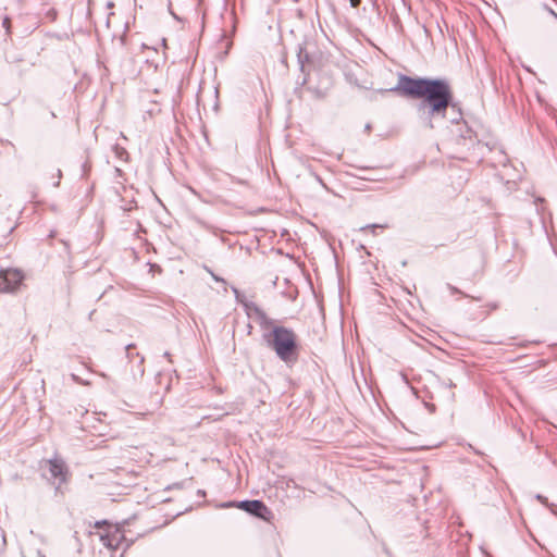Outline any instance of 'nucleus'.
<instances>
[{
    "mask_svg": "<svg viewBox=\"0 0 557 557\" xmlns=\"http://www.w3.org/2000/svg\"><path fill=\"white\" fill-rule=\"evenodd\" d=\"M400 96L418 99L419 111H424L430 121L432 119H445L448 108L455 109L453 91L449 83L443 78L411 77L405 74L398 76L397 85L389 89Z\"/></svg>",
    "mask_w": 557,
    "mask_h": 557,
    "instance_id": "nucleus-1",
    "label": "nucleus"
},
{
    "mask_svg": "<svg viewBox=\"0 0 557 557\" xmlns=\"http://www.w3.org/2000/svg\"><path fill=\"white\" fill-rule=\"evenodd\" d=\"M249 319L258 323L262 331V341L272 349L276 357L287 366L298 361L300 345L298 335L293 329L276 323L253 301L242 302Z\"/></svg>",
    "mask_w": 557,
    "mask_h": 557,
    "instance_id": "nucleus-2",
    "label": "nucleus"
},
{
    "mask_svg": "<svg viewBox=\"0 0 557 557\" xmlns=\"http://www.w3.org/2000/svg\"><path fill=\"white\" fill-rule=\"evenodd\" d=\"M222 508H232L237 507L246 512L260 518L264 521H270L272 518V511L265 506L262 500L253 499V500H242L238 503L228 502L221 505Z\"/></svg>",
    "mask_w": 557,
    "mask_h": 557,
    "instance_id": "nucleus-3",
    "label": "nucleus"
},
{
    "mask_svg": "<svg viewBox=\"0 0 557 557\" xmlns=\"http://www.w3.org/2000/svg\"><path fill=\"white\" fill-rule=\"evenodd\" d=\"M24 273L18 269H0V293H13L22 284Z\"/></svg>",
    "mask_w": 557,
    "mask_h": 557,
    "instance_id": "nucleus-4",
    "label": "nucleus"
},
{
    "mask_svg": "<svg viewBox=\"0 0 557 557\" xmlns=\"http://www.w3.org/2000/svg\"><path fill=\"white\" fill-rule=\"evenodd\" d=\"M49 463V473L50 476L54 480H58L57 491L60 490L62 483L66 482L67 469L65 463L60 459H51L48 461Z\"/></svg>",
    "mask_w": 557,
    "mask_h": 557,
    "instance_id": "nucleus-5",
    "label": "nucleus"
},
{
    "mask_svg": "<svg viewBox=\"0 0 557 557\" xmlns=\"http://www.w3.org/2000/svg\"><path fill=\"white\" fill-rule=\"evenodd\" d=\"M100 541L102 542L103 546L108 547L109 549L115 550L117 549L122 542L124 541V534L119 529H113L104 534H101Z\"/></svg>",
    "mask_w": 557,
    "mask_h": 557,
    "instance_id": "nucleus-6",
    "label": "nucleus"
},
{
    "mask_svg": "<svg viewBox=\"0 0 557 557\" xmlns=\"http://www.w3.org/2000/svg\"><path fill=\"white\" fill-rule=\"evenodd\" d=\"M136 358H137V360H135L133 363H131L132 364L131 372H132L133 379L135 381L140 380L145 374V368H144L145 358H144V356H141L139 352H136Z\"/></svg>",
    "mask_w": 557,
    "mask_h": 557,
    "instance_id": "nucleus-7",
    "label": "nucleus"
},
{
    "mask_svg": "<svg viewBox=\"0 0 557 557\" xmlns=\"http://www.w3.org/2000/svg\"><path fill=\"white\" fill-rule=\"evenodd\" d=\"M297 59L300 66V71L305 73V66L310 62V55L302 46H298Z\"/></svg>",
    "mask_w": 557,
    "mask_h": 557,
    "instance_id": "nucleus-8",
    "label": "nucleus"
},
{
    "mask_svg": "<svg viewBox=\"0 0 557 557\" xmlns=\"http://www.w3.org/2000/svg\"><path fill=\"white\" fill-rule=\"evenodd\" d=\"M113 151H114V154L116 156V158H119L120 160L125 161L128 157V152L126 151V149L120 145H114Z\"/></svg>",
    "mask_w": 557,
    "mask_h": 557,
    "instance_id": "nucleus-9",
    "label": "nucleus"
},
{
    "mask_svg": "<svg viewBox=\"0 0 557 557\" xmlns=\"http://www.w3.org/2000/svg\"><path fill=\"white\" fill-rule=\"evenodd\" d=\"M23 557H45V555L37 548L29 547L22 553Z\"/></svg>",
    "mask_w": 557,
    "mask_h": 557,
    "instance_id": "nucleus-10",
    "label": "nucleus"
},
{
    "mask_svg": "<svg viewBox=\"0 0 557 557\" xmlns=\"http://www.w3.org/2000/svg\"><path fill=\"white\" fill-rule=\"evenodd\" d=\"M135 347H136L135 344H128L125 347L126 358L128 359L129 363H133L135 360H137L136 352L132 351Z\"/></svg>",
    "mask_w": 557,
    "mask_h": 557,
    "instance_id": "nucleus-11",
    "label": "nucleus"
},
{
    "mask_svg": "<svg viewBox=\"0 0 557 557\" xmlns=\"http://www.w3.org/2000/svg\"><path fill=\"white\" fill-rule=\"evenodd\" d=\"M447 288L450 290V293H451L453 295H455V294H460V295L466 296V295H465L460 289H458L457 287H455V286H453V285H450V284H447Z\"/></svg>",
    "mask_w": 557,
    "mask_h": 557,
    "instance_id": "nucleus-12",
    "label": "nucleus"
},
{
    "mask_svg": "<svg viewBox=\"0 0 557 557\" xmlns=\"http://www.w3.org/2000/svg\"><path fill=\"white\" fill-rule=\"evenodd\" d=\"M535 498H536L540 503H542L544 506H548V499H547V497H545V496H543V495H541V494H537V495L535 496Z\"/></svg>",
    "mask_w": 557,
    "mask_h": 557,
    "instance_id": "nucleus-13",
    "label": "nucleus"
},
{
    "mask_svg": "<svg viewBox=\"0 0 557 557\" xmlns=\"http://www.w3.org/2000/svg\"><path fill=\"white\" fill-rule=\"evenodd\" d=\"M3 27L5 28L7 33L9 34L10 33V26H11V22H10V18L8 16H5L3 18Z\"/></svg>",
    "mask_w": 557,
    "mask_h": 557,
    "instance_id": "nucleus-14",
    "label": "nucleus"
},
{
    "mask_svg": "<svg viewBox=\"0 0 557 557\" xmlns=\"http://www.w3.org/2000/svg\"><path fill=\"white\" fill-rule=\"evenodd\" d=\"M547 508H549V510L554 513V515H557V505L556 504H550L548 503V506H546Z\"/></svg>",
    "mask_w": 557,
    "mask_h": 557,
    "instance_id": "nucleus-15",
    "label": "nucleus"
},
{
    "mask_svg": "<svg viewBox=\"0 0 557 557\" xmlns=\"http://www.w3.org/2000/svg\"><path fill=\"white\" fill-rule=\"evenodd\" d=\"M379 227H382L381 225H377V224H372V225H367L366 227H363L362 230L366 231V230H372L374 231L375 228H379Z\"/></svg>",
    "mask_w": 557,
    "mask_h": 557,
    "instance_id": "nucleus-16",
    "label": "nucleus"
},
{
    "mask_svg": "<svg viewBox=\"0 0 557 557\" xmlns=\"http://www.w3.org/2000/svg\"><path fill=\"white\" fill-rule=\"evenodd\" d=\"M487 308L490 310H496L498 308V304L497 302H490V304H487Z\"/></svg>",
    "mask_w": 557,
    "mask_h": 557,
    "instance_id": "nucleus-17",
    "label": "nucleus"
},
{
    "mask_svg": "<svg viewBox=\"0 0 557 557\" xmlns=\"http://www.w3.org/2000/svg\"><path fill=\"white\" fill-rule=\"evenodd\" d=\"M349 2L352 8H357L359 7L361 0H349Z\"/></svg>",
    "mask_w": 557,
    "mask_h": 557,
    "instance_id": "nucleus-18",
    "label": "nucleus"
},
{
    "mask_svg": "<svg viewBox=\"0 0 557 557\" xmlns=\"http://www.w3.org/2000/svg\"><path fill=\"white\" fill-rule=\"evenodd\" d=\"M72 379L77 383L84 384V382L75 374H72Z\"/></svg>",
    "mask_w": 557,
    "mask_h": 557,
    "instance_id": "nucleus-19",
    "label": "nucleus"
},
{
    "mask_svg": "<svg viewBox=\"0 0 557 557\" xmlns=\"http://www.w3.org/2000/svg\"><path fill=\"white\" fill-rule=\"evenodd\" d=\"M252 332V325L250 323L247 324V333L250 335Z\"/></svg>",
    "mask_w": 557,
    "mask_h": 557,
    "instance_id": "nucleus-20",
    "label": "nucleus"
},
{
    "mask_svg": "<svg viewBox=\"0 0 557 557\" xmlns=\"http://www.w3.org/2000/svg\"><path fill=\"white\" fill-rule=\"evenodd\" d=\"M197 494L202 497L206 496V492L203 490H198Z\"/></svg>",
    "mask_w": 557,
    "mask_h": 557,
    "instance_id": "nucleus-21",
    "label": "nucleus"
},
{
    "mask_svg": "<svg viewBox=\"0 0 557 557\" xmlns=\"http://www.w3.org/2000/svg\"><path fill=\"white\" fill-rule=\"evenodd\" d=\"M113 7H114V3H113V2L109 1V2L107 3V8H108V9H111V8H113Z\"/></svg>",
    "mask_w": 557,
    "mask_h": 557,
    "instance_id": "nucleus-22",
    "label": "nucleus"
},
{
    "mask_svg": "<svg viewBox=\"0 0 557 557\" xmlns=\"http://www.w3.org/2000/svg\"><path fill=\"white\" fill-rule=\"evenodd\" d=\"M547 11H548L552 15L557 16V14L554 12V10H553V9L547 8Z\"/></svg>",
    "mask_w": 557,
    "mask_h": 557,
    "instance_id": "nucleus-23",
    "label": "nucleus"
},
{
    "mask_svg": "<svg viewBox=\"0 0 557 557\" xmlns=\"http://www.w3.org/2000/svg\"><path fill=\"white\" fill-rule=\"evenodd\" d=\"M58 176H59V178L62 176L61 170H58Z\"/></svg>",
    "mask_w": 557,
    "mask_h": 557,
    "instance_id": "nucleus-24",
    "label": "nucleus"
},
{
    "mask_svg": "<svg viewBox=\"0 0 557 557\" xmlns=\"http://www.w3.org/2000/svg\"><path fill=\"white\" fill-rule=\"evenodd\" d=\"M164 356L170 359V354L168 351L164 354Z\"/></svg>",
    "mask_w": 557,
    "mask_h": 557,
    "instance_id": "nucleus-25",
    "label": "nucleus"
},
{
    "mask_svg": "<svg viewBox=\"0 0 557 557\" xmlns=\"http://www.w3.org/2000/svg\"><path fill=\"white\" fill-rule=\"evenodd\" d=\"M451 122L458 123V119H453Z\"/></svg>",
    "mask_w": 557,
    "mask_h": 557,
    "instance_id": "nucleus-26",
    "label": "nucleus"
}]
</instances>
